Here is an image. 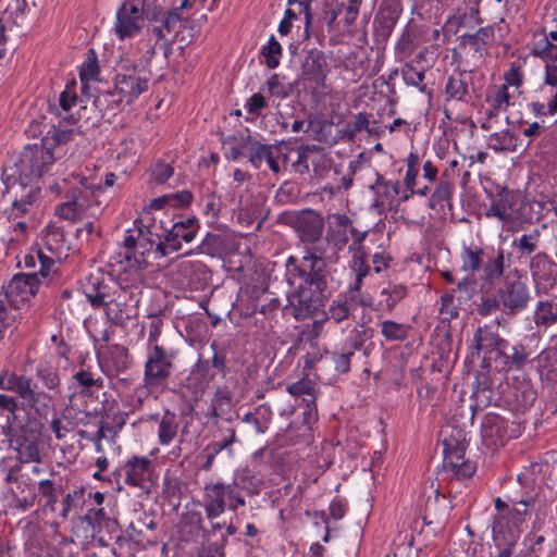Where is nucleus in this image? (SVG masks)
<instances>
[{"instance_id":"nucleus-4","label":"nucleus","mask_w":557,"mask_h":557,"mask_svg":"<svg viewBox=\"0 0 557 557\" xmlns=\"http://www.w3.org/2000/svg\"><path fill=\"white\" fill-rule=\"evenodd\" d=\"M0 389L15 393L37 414L46 413L52 401L48 393L37 389L32 379L8 370L0 372Z\"/></svg>"},{"instance_id":"nucleus-37","label":"nucleus","mask_w":557,"mask_h":557,"mask_svg":"<svg viewBox=\"0 0 557 557\" xmlns=\"http://www.w3.org/2000/svg\"><path fill=\"white\" fill-rule=\"evenodd\" d=\"M486 252L478 246H463L460 253L461 269L471 274L481 271Z\"/></svg>"},{"instance_id":"nucleus-33","label":"nucleus","mask_w":557,"mask_h":557,"mask_svg":"<svg viewBox=\"0 0 557 557\" xmlns=\"http://www.w3.org/2000/svg\"><path fill=\"white\" fill-rule=\"evenodd\" d=\"M408 294L407 286L403 284L389 283L387 287L380 293L377 309L381 311L392 312L396 305L403 300Z\"/></svg>"},{"instance_id":"nucleus-6","label":"nucleus","mask_w":557,"mask_h":557,"mask_svg":"<svg viewBox=\"0 0 557 557\" xmlns=\"http://www.w3.org/2000/svg\"><path fill=\"white\" fill-rule=\"evenodd\" d=\"M55 159L54 152L44 148L41 141L27 145L21 153L18 162L10 169L11 174H14L17 181L23 180L30 184L33 180H38L47 173Z\"/></svg>"},{"instance_id":"nucleus-49","label":"nucleus","mask_w":557,"mask_h":557,"mask_svg":"<svg viewBox=\"0 0 557 557\" xmlns=\"http://www.w3.org/2000/svg\"><path fill=\"white\" fill-rule=\"evenodd\" d=\"M399 18V11L396 8H388L377 12L374 23L377 24L382 36H389Z\"/></svg>"},{"instance_id":"nucleus-42","label":"nucleus","mask_w":557,"mask_h":557,"mask_svg":"<svg viewBox=\"0 0 557 557\" xmlns=\"http://www.w3.org/2000/svg\"><path fill=\"white\" fill-rule=\"evenodd\" d=\"M123 101L122 95L114 87L112 90L99 92L94 99V104L101 112L115 114Z\"/></svg>"},{"instance_id":"nucleus-62","label":"nucleus","mask_w":557,"mask_h":557,"mask_svg":"<svg viewBox=\"0 0 557 557\" xmlns=\"http://www.w3.org/2000/svg\"><path fill=\"white\" fill-rule=\"evenodd\" d=\"M453 293H444L441 297V308L440 314L442 321L450 322L451 320L458 318L459 310L455 305Z\"/></svg>"},{"instance_id":"nucleus-50","label":"nucleus","mask_w":557,"mask_h":557,"mask_svg":"<svg viewBox=\"0 0 557 557\" xmlns=\"http://www.w3.org/2000/svg\"><path fill=\"white\" fill-rule=\"evenodd\" d=\"M516 135L509 129L494 133L490 136V148L496 152L515 151Z\"/></svg>"},{"instance_id":"nucleus-32","label":"nucleus","mask_w":557,"mask_h":557,"mask_svg":"<svg viewBox=\"0 0 557 557\" xmlns=\"http://www.w3.org/2000/svg\"><path fill=\"white\" fill-rule=\"evenodd\" d=\"M533 322L543 332L557 323V300H540L533 313Z\"/></svg>"},{"instance_id":"nucleus-22","label":"nucleus","mask_w":557,"mask_h":557,"mask_svg":"<svg viewBox=\"0 0 557 557\" xmlns=\"http://www.w3.org/2000/svg\"><path fill=\"white\" fill-rule=\"evenodd\" d=\"M460 47H469L480 58L486 52V48L495 40V32L493 26L480 27L473 34H463L459 37Z\"/></svg>"},{"instance_id":"nucleus-63","label":"nucleus","mask_w":557,"mask_h":557,"mask_svg":"<svg viewBox=\"0 0 557 557\" xmlns=\"http://www.w3.org/2000/svg\"><path fill=\"white\" fill-rule=\"evenodd\" d=\"M369 124L368 115L366 113H358L354 116L352 121L346 124L344 134L349 140H352L359 132L368 129Z\"/></svg>"},{"instance_id":"nucleus-24","label":"nucleus","mask_w":557,"mask_h":557,"mask_svg":"<svg viewBox=\"0 0 557 557\" xmlns=\"http://www.w3.org/2000/svg\"><path fill=\"white\" fill-rule=\"evenodd\" d=\"M555 265L554 260L545 251L534 253L529 260L533 282L541 284L553 280Z\"/></svg>"},{"instance_id":"nucleus-39","label":"nucleus","mask_w":557,"mask_h":557,"mask_svg":"<svg viewBox=\"0 0 557 557\" xmlns=\"http://www.w3.org/2000/svg\"><path fill=\"white\" fill-rule=\"evenodd\" d=\"M374 335V330L363 324L356 326L349 332V335L345 343V349L347 350H360L363 348V355L370 354L369 347H363L367 341H370Z\"/></svg>"},{"instance_id":"nucleus-41","label":"nucleus","mask_w":557,"mask_h":557,"mask_svg":"<svg viewBox=\"0 0 557 557\" xmlns=\"http://www.w3.org/2000/svg\"><path fill=\"white\" fill-rule=\"evenodd\" d=\"M444 467L451 470L456 468L460 461L465 460V437L461 441H455L453 438H445L444 442Z\"/></svg>"},{"instance_id":"nucleus-20","label":"nucleus","mask_w":557,"mask_h":557,"mask_svg":"<svg viewBox=\"0 0 557 557\" xmlns=\"http://www.w3.org/2000/svg\"><path fill=\"white\" fill-rule=\"evenodd\" d=\"M358 306H367L361 297V293L347 288V290L338 294L330 305L327 319L333 320L336 323H341L348 319Z\"/></svg>"},{"instance_id":"nucleus-56","label":"nucleus","mask_w":557,"mask_h":557,"mask_svg":"<svg viewBox=\"0 0 557 557\" xmlns=\"http://www.w3.org/2000/svg\"><path fill=\"white\" fill-rule=\"evenodd\" d=\"M381 333L386 341H405L408 337L409 326L392 320L381 323Z\"/></svg>"},{"instance_id":"nucleus-40","label":"nucleus","mask_w":557,"mask_h":557,"mask_svg":"<svg viewBox=\"0 0 557 557\" xmlns=\"http://www.w3.org/2000/svg\"><path fill=\"white\" fill-rule=\"evenodd\" d=\"M540 238L539 230H533L531 233L513 238L512 247L517 250L518 259L531 258L539 247Z\"/></svg>"},{"instance_id":"nucleus-44","label":"nucleus","mask_w":557,"mask_h":557,"mask_svg":"<svg viewBox=\"0 0 557 557\" xmlns=\"http://www.w3.org/2000/svg\"><path fill=\"white\" fill-rule=\"evenodd\" d=\"M214 420L212 421V425L214 430L212 431V437L227 440L232 443L238 442L236 428L233 425L232 418L222 419L219 417L216 409H213L212 416Z\"/></svg>"},{"instance_id":"nucleus-46","label":"nucleus","mask_w":557,"mask_h":557,"mask_svg":"<svg viewBox=\"0 0 557 557\" xmlns=\"http://www.w3.org/2000/svg\"><path fill=\"white\" fill-rule=\"evenodd\" d=\"M36 376L47 389L59 392L60 376L55 367L40 362L36 367Z\"/></svg>"},{"instance_id":"nucleus-60","label":"nucleus","mask_w":557,"mask_h":557,"mask_svg":"<svg viewBox=\"0 0 557 557\" xmlns=\"http://www.w3.org/2000/svg\"><path fill=\"white\" fill-rule=\"evenodd\" d=\"M210 347L213 351V355L209 360L210 367L225 377L231 372V369L227 366L226 352L224 349L219 348L215 342H213Z\"/></svg>"},{"instance_id":"nucleus-28","label":"nucleus","mask_w":557,"mask_h":557,"mask_svg":"<svg viewBox=\"0 0 557 557\" xmlns=\"http://www.w3.org/2000/svg\"><path fill=\"white\" fill-rule=\"evenodd\" d=\"M471 82V73L467 71L460 72L457 76H450L445 86L446 100L469 102V84Z\"/></svg>"},{"instance_id":"nucleus-45","label":"nucleus","mask_w":557,"mask_h":557,"mask_svg":"<svg viewBox=\"0 0 557 557\" xmlns=\"http://www.w3.org/2000/svg\"><path fill=\"white\" fill-rule=\"evenodd\" d=\"M85 487L76 486L74 490L66 493L61 502V510L59 517L66 521L72 510L85 504Z\"/></svg>"},{"instance_id":"nucleus-64","label":"nucleus","mask_w":557,"mask_h":557,"mask_svg":"<svg viewBox=\"0 0 557 557\" xmlns=\"http://www.w3.org/2000/svg\"><path fill=\"white\" fill-rule=\"evenodd\" d=\"M554 345L544 349L537 356L539 370L555 369L557 366V341H552Z\"/></svg>"},{"instance_id":"nucleus-8","label":"nucleus","mask_w":557,"mask_h":557,"mask_svg":"<svg viewBox=\"0 0 557 557\" xmlns=\"http://www.w3.org/2000/svg\"><path fill=\"white\" fill-rule=\"evenodd\" d=\"M152 472L153 463L150 458L134 455L116 468L112 476L119 491L123 488L122 484H125L149 492Z\"/></svg>"},{"instance_id":"nucleus-34","label":"nucleus","mask_w":557,"mask_h":557,"mask_svg":"<svg viewBox=\"0 0 557 557\" xmlns=\"http://www.w3.org/2000/svg\"><path fill=\"white\" fill-rule=\"evenodd\" d=\"M103 359L106 366L115 373L125 371L129 364L127 348L119 344L107 346L103 352Z\"/></svg>"},{"instance_id":"nucleus-1","label":"nucleus","mask_w":557,"mask_h":557,"mask_svg":"<svg viewBox=\"0 0 557 557\" xmlns=\"http://www.w3.org/2000/svg\"><path fill=\"white\" fill-rule=\"evenodd\" d=\"M306 246V252L300 260L290 256L285 264L286 281L289 286H295L289 302L298 321L311 317L338 285L326 261L329 237L322 234Z\"/></svg>"},{"instance_id":"nucleus-15","label":"nucleus","mask_w":557,"mask_h":557,"mask_svg":"<svg viewBox=\"0 0 557 557\" xmlns=\"http://www.w3.org/2000/svg\"><path fill=\"white\" fill-rule=\"evenodd\" d=\"M40 281L37 273H16L3 284L2 289L5 297L12 301H28L38 293Z\"/></svg>"},{"instance_id":"nucleus-47","label":"nucleus","mask_w":557,"mask_h":557,"mask_svg":"<svg viewBox=\"0 0 557 557\" xmlns=\"http://www.w3.org/2000/svg\"><path fill=\"white\" fill-rule=\"evenodd\" d=\"M260 54L269 69L274 70L280 65L283 49L274 35H271L267 45L261 48Z\"/></svg>"},{"instance_id":"nucleus-54","label":"nucleus","mask_w":557,"mask_h":557,"mask_svg":"<svg viewBox=\"0 0 557 557\" xmlns=\"http://www.w3.org/2000/svg\"><path fill=\"white\" fill-rule=\"evenodd\" d=\"M534 504L532 498L521 499L515 503L512 509H510L507 515H503L509 519V524L519 530V527L524 522L527 516L529 515V507Z\"/></svg>"},{"instance_id":"nucleus-17","label":"nucleus","mask_w":557,"mask_h":557,"mask_svg":"<svg viewBox=\"0 0 557 557\" xmlns=\"http://www.w3.org/2000/svg\"><path fill=\"white\" fill-rule=\"evenodd\" d=\"M114 86L127 104H132L143 92L148 89V78L141 76L136 67L126 69L125 73H119L114 79Z\"/></svg>"},{"instance_id":"nucleus-58","label":"nucleus","mask_w":557,"mask_h":557,"mask_svg":"<svg viewBox=\"0 0 557 557\" xmlns=\"http://www.w3.org/2000/svg\"><path fill=\"white\" fill-rule=\"evenodd\" d=\"M312 152V145H300L297 148V159L292 163V169L295 173L305 175L310 174V160Z\"/></svg>"},{"instance_id":"nucleus-51","label":"nucleus","mask_w":557,"mask_h":557,"mask_svg":"<svg viewBox=\"0 0 557 557\" xmlns=\"http://www.w3.org/2000/svg\"><path fill=\"white\" fill-rule=\"evenodd\" d=\"M425 67L417 65L413 62L406 63L401 70L404 82L407 85L418 87L421 91L425 90V85L422 84L424 79Z\"/></svg>"},{"instance_id":"nucleus-7","label":"nucleus","mask_w":557,"mask_h":557,"mask_svg":"<svg viewBox=\"0 0 557 557\" xmlns=\"http://www.w3.org/2000/svg\"><path fill=\"white\" fill-rule=\"evenodd\" d=\"M101 185H92L85 189H74L71 198L55 208V214L61 219L78 221L85 216H95L101 211V201L96 196V190H101Z\"/></svg>"},{"instance_id":"nucleus-16","label":"nucleus","mask_w":557,"mask_h":557,"mask_svg":"<svg viewBox=\"0 0 557 557\" xmlns=\"http://www.w3.org/2000/svg\"><path fill=\"white\" fill-rule=\"evenodd\" d=\"M244 148H247L246 157L255 169H260L265 161L274 174L280 173V154H275L277 148L274 145L262 144L251 136H247Z\"/></svg>"},{"instance_id":"nucleus-38","label":"nucleus","mask_w":557,"mask_h":557,"mask_svg":"<svg viewBox=\"0 0 557 557\" xmlns=\"http://www.w3.org/2000/svg\"><path fill=\"white\" fill-rule=\"evenodd\" d=\"M178 426V417L174 412L165 410L159 422V443L161 445H169L176 437Z\"/></svg>"},{"instance_id":"nucleus-35","label":"nucleus","mask_w":557,"mask_h":557,"mask_svg":"<svg viewBox=\"0 0 557 557\" xmlns=\"http://www.w3.org/2000/svg\"><path fill=\"white\" fill-rule=\"evenodd\" d=\"M310 166L312 168V176L315 178H324L333 169L334 161L325 149L318 145H312Z\"/></svg>"},{"instance_id":"nucleus-59","label":"nucleus","mask_w":557,"mask_h":557,"mask_svg":"<svg viewBox=\"0 0 557 557\" xmlns=\"http://www.w3.org/2000/svg\"><path fill=\"white\" fill-rule=\"evenodd\" d=\"M106 314L108 319L116 325H122L126 319H129V314L126 311L127 305L125 301V295L123 298L114 301L112 305L106 306Z\"/></svg>"},{"instance_id":"nucleus-2","label":"nucleus","mask_w":557,"mask_h":557,"mask_svg":"<svg viewBox=\"0 0 557 557\" xmlns=\"http://www.w3.org/2000/svg\"><path fill=\"white\" fill-rule=\"evenodd\" d=\"M531 301L530 288L519 276L506 275L496 287L495 293L482 296L476 311L481 317L503 311L507 317H515L524 311Z\"/></svg>"},{"instance_id":"nucleus-30","label":"nucleus","mask_w":557,"mask_h":557,"mask_svg":"<svg viewBox=\"0 0 557 557\" xmlns=\"http://www.w3.org/2000/svg\"><path fill=\"white\" fill-rule=\"evenodd\" d=\"M62 484L54 480L42 479L38 482V504H41L45 512H55L59 495L62 494Z\"/></svg>"},{"instance_id":"nucleus-5","label":"nucleus","mask_w":557,"mask_h":557,"mask_svg":"<svg viewBox=\"0 0 557 557\" xmlns=\"http://www.w3.org/2000/svg\"><path fill=\"white\" fill-rule=\"evenodd\" d=\"M177 351L171 347L154 344L148 346L144 369V383L148 388L163 387L174 370Z\"/></svg>"},{"instance_id":"nucleus-27","label":"nucleus","mask_w":557,"mask_h":557,"mask_svg":"<svg viewBox=\"0 0 557 557\" xmlns=\"http://www.w3.org/2000/svg\"><path fill=\"white\" fill-rule=\"evenodd\" d=\"M481 434L494 445L502 443L507 434V421L495 412H488L482 421Z\"/></svg>"},{"instance_id":"nucleus-9","label":"nucleus","mask_w":557,"mask_h":557,"mask_svg":"<svg viewBox=\"0 0 557 557\" xmlns=\"http://www.w3.org/2000/svg\"><path fill=\"white\" fill-rule=\"evenodd\" d=\"M2 181L8 195L12 196V203L8 210V218L16 220L29 211L40 194V187L17 181L14 174H8V170L2 173Z\"/></svg>"},{"instance_id":"nucleus-57","label":"nucleus","mask_w":557,"mask_h":557,"mask_svg":"<svg viewBox=\"0 0 557 557\" xmlns=\"http://www.w3.org/2000/svg\"><path fill=\"white\" fill-rule=\"evenodd\" d=\"M100 73L98 65L97 54L94 49H89L85 62L83 63L79 72L82 83L96 79Z\"/></svg>"},{"instance_id":"nucleus-25","label":"nucleus","mask_w":557,"mask_h":557,"mask_svg":"<svg viewBox=\"0 0 557 557\" xmlns=\"http://www.w3.org/2000/svg\"><path fill=\"white\" fill-rule=\"evenodd\" d=\"M541 33L543 37L532 45L530 55L554 64L557 61V30L546 33L542 28Z\"/></svg>"},{"instance_id":"nucleus-29","label":"nucleus","mask_w":557,"mask_h":557,"mask_svg":"<svg viewBox=\"0 0 557 557\" xmlns=\"http://www.w3.org/2000/svg\"><path fill=\"white\" fill-rule=\"evenodd\" d=\"M36 499L35 486L26 480H21L16 487L11 490L10 507L20 511H27L35 505Z\"/></svg>"},{"instance_id":"nucleus-61","label":"nucleus","mask_w":557,"mask_h":557,"mask_svg":"<svg viewBox=\"0 0 557 557\" xmlns=\"http://www.w3.org/2000/svg\"><path fill=\"white\" fill-rule=\"evenodd\" d=\"M150 177L158 185H163L174 174V168L170 163L158 160L150 168Z\"/></svg>"},{"instance_id":"nucleus-53","label":"nucleus","mask_w":557,"mask_h":557,"mask_svg":"<svg viewBox=\"0 0 557 557\" xmlns=\"http://www.w3.org/2000/svg\"><path fill=\"white\" fill-rule=\"evenodd\" d=\"M373 190H377V197L384 196L389 203L392 205L393 200L396 196L399 195L400 191V183L398 181L389 182L386 181L383 175L376 174V180L373 185H371Z\"/></svg>"},{"instance_id":"nucleus-31","label":"nucleus","mask_w":557,"mask_h":557,"mask_svg":"<svg viewBox=\"0 0 557 557\" xmlns=\"http://www.w3.org/2000/svg\"><path fill=\"white\" fill-rule=\"evenodd\" d=\"M234 444L235 443L227 440L212 437V441L203 449L206 460L202 463L201 469L210 471L213 467L214 460L221 455L226 459H232L234 457Z\"/></svg>"},{"instance_id":"nucleus-13","label":"nucleus","mask_w":557,"mask_h":557,"mask_svg":"<svg viewBox=\"0 0 557 557\" xmlns=\"http://www.w3.org/2000/svg\"><path fill=\"white\" fill-rule=\"evenodd\" d=\"M521 209L522 199L520 195L507 188H503L492 199L486 215L497 218L499 221L508 223L522 215Z\"/></svg>"},{"instance_id":"nucleus-11","label":"nucleus","mask_w":557,"mask_h":557,"mask_svg":"<svg viewBox=\"0 0 557 557\" xmlns=\"http://www.w3.org/2000/svg\"><path fill=\"white\" fill-rule=\"evenodd\" d=\"M529 357L530 352L525 345L521 343L513 345L504 338L484 364L492 367L494 363L496 370L505 372L512 369L522 370L529 362Z\"/></svg>"},{"instance_id":"nucleus-48","label":"nucleus","mask_w":557,"mask_h":557,"mask_svg":"<svg viewBox=\"0 0 557 557\" xmlns=\"http://www.w3.org/2000/svg\"><path fill=\"white\" fill-rule=\"evenodd\" d=\"M350 268L355 272L356 277H355L354 283H351L348 286V288H350L357 293H361L362 281L368 275V273L370 271V267L367 263V260H366L363 253L357 252L352 256V259L350 262Z\"/></svg>"},{"instance_id":"nucleus-14","label":"nucleus","mask_w":557,"mask_h":557,"mask_svg":"<svg viewBox=\"0 0 557 557\" xmlns=\"http://www.w3.org/2000/svg\"><path fill=\"white\" fill-rule=\"evenodd\" d=\"M510 258L511 255H505L502 247L487 250L480 273V281L490 286H495L497 282L500 283L506 277V269L510 267Z\"/></svg>"},{"instance_id":"nucleus-10","label":"nucleus","mask_w":557,"mask_h":557,"mask_svg":"<svg viewBox=\"0 0 557 557\" xmlns=\"http://www.w3.org/2000/svg\"><path fill=\"white\" fill-rule=\"evenodd\" d=\"M85 296L92 308H104L123 298L124 289L110 275L90 274L85 285Z\"/></svg>"},{"instance_id":"nucleus-19","label":"nucleus","mask_w":557,"mask_h":557,"mask_svg":"<svg viewBox=\"0 0 557 557\" xmlns=\"http://www.w3.org/2000/svg\"><path fill=\"white\" fill-rule=\"evenodd\" d=\"M293 225L304 244L320 237L324 231L322 215L311 209L302 210L293 218Z\"/></svg>"},{"instance_id":"nucleus-21","label":"nucleus","mask_w":557,"mask_h":557,"mask_svg":"<svg viewBox=\"0 0 557 557\" xmlns=\"http://www.w3.org/2000/svg\"><path fill=\"white\" fill-rule=\"evenodd\" d=\"M227 485L223 483H212L205 486L203 508L206 517L213 520L220 517L226 507Z\"/></svg>"},{"instance_id":"nucleus-43","label":"nucleus","mask_w":557,"mask_h":557,"mask_svg":"<svg viewBox=\"0 0 557 557\" xmlns=\"http://www.w3.org/2000/svg\"><path fill=\"white\" fill-rule=\"evenodd\" d=\"M73 134L74 131L72 128H61L59 126L52 125L40 141L44 144V148L54 152L57 147L65 145L72 140Z\"/></svg>"},{"instance_id":"nucleus-26","label":"nucleus","mask_w":557,"mask_h":557,"mask_svg":"<svg viewBox=\"0 0 557 557\" xmlns=\"http://www.w3.org/2000/svg\"><path fill=\"white\" fill-rule=\"evenodd\" d=\"M503 339L504 338L488 325L479 326L476 329L473 334V345L478 354L480 351L484 352L483 363H485Z\"/></svg>"},{"instance_id":"nucleus-52","label":"nucleus","mask_w":557,"mask_h":557,"mask_svg":"<svg viewBox=\"0 0 557 557\" xmlns=\"http://www.w3.org/2000/svg\"><path fill=\"white\" fill-rule=\"evenodd\" d=\"M182 248V240L172 235L171 230L165 228L164 237L162 240L157 242L154 252L157 257L163 258L180 251Z\"/></svg>"},{"instance_id":"nucleus-23","label":"nucleus","mask_w":557,"mask_h":557,"mask_svg":"<svg viewBox=\"0 0 557 557\" xmlns=\"http://www.w3.org/2000/svg\"><path fill=\"white\" fill-rule=\"evenodd\" d=\"M492 531L494 546L516 547L520 530L511 527L507 517L503 515L496 516L493 521Z\"/></svg>"},{"instance_id":"nucleus-36","label":"nucleus","mask_w":557,"mask_h":557,"mask_svg":"<svg viewBox=\"0 0 557 557\" xmlns=\"http://www.w3.org/2000/svg\"><path fill=\"white\" fill-rule=\"evenodd\" d=\"M194 199L191 191L184 189L173 194H165L157 197L150 201V209L160 210L166 206L173 208H185L188 207Z\"/></svg>"},{"instance_id":"nucleus-3","label":"nucleus","mask_w":557,"mask_h":557,"mask_svg":"<svg viewBox=\"0 0 557 557\" xmlns=\"http://www.w3.org/2000/svg\"><path fill=\"white\" fill-rule=\"evenodd\" d=\"M42 428L37 418L27 414L25 421H15L4 429L3 433L9 440L10 447L16 453V460L20 463L40 462Z\"/></svg>"},{"instance_id":"nucleus-55","label":"nucleus","mask_w":557,"mask_h":557,"mask_svg":"<svg viewBox=\"0 0 557 557\" xmlns=\"http://www.w3.org/2000/svg\"><path fill=\"white\" fill-rule=\"evenodd\" d=\"M270 416L271 410L269 409V407L259 406L256 409V413L247 412L243 417L242 421L245 423L252 424L257 433L263 434L268 430L267 420L270 418Z\"/></svg>"},{"instance_id":"nucleus-18","label":"nucleus","mask_w":557,"mask_h":557,"mask_svg":"<svg viewBox=\"0 0 557 557\" xmlns=\"http://www.w3.org/2000/svg\"><path fill=\"white\" fill-rule=\"evenodd\" d=\"M329 73L324 52L313 48L307 51L301 63L300 78L314 84L315 87L324 85Z\"/></svg>"},{"instance_id":"nucleus-12","label":"nucleus","mask_w":557,"mask_h":557,"mask_svg":"<svg viewBox=\"0 0 557 557\" xmlns=\"http://www.w3.org/2000/svg\"><path fill=\"white\" fill-rule=\"evenodd\" d=\"M143 0H125L116 12L114 30L120 39L134 36L141 28Z\"/></svg>"}]
</instances>
